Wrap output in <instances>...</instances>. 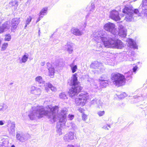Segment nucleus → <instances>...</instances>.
Listing matches in <instances>:
<instances>
[{"label": "nucleus", "mask_w": 147, "mask_h": 147, "mask_svg": "<svg viewBox=\"0 0 147 147\" xmlns=\"http://www.w3.org/2000/svg\"><path fill=\"white\" fill-rule=\"evenodd\" d=\"M49 107L48 110H46L42 106L32 107L28 115L29 118L31 120H34L37 118L40 119L46 116L50 119L52 122L58 120L59 122L64 123L66 121V113L67 112V109H62L59 113L57 114L59 108L57 106Z\"/></svg>", "instance_id": "1"}, {"label": "nucleus", "mask_w": 147, "mask_h": 147, "mask_svg": "<svg viewBox=\"0 0 147 147\" xmlns=\"http://www.w3.org/2000/svg\"><path fill=\"white\" fill-rule=\"evenodd\" d=\"M77 76L76 74L73 75L71 80L68 81L69 84L72 86L69 90V94L72 98H75V103L77 106H83L88 98V94L83 92L77 95L78 93L82 90V88L80 85Z\"/></svg>", "instance_id": "2"}, {"label": "nucleus", "mask_w": 147, "mask_h": 147, "mask_svg": "<svg viewBox=\"0 0 147 147\" xmlns=\"http://www.w3.org/2000/svg\"><path fill=\"white\" fill-rule=\"evenodd\" d=\"M102 42L103 43L104 46L107 48L121 49L124 46L121 40L113 37L108 39L107 38L103 37L102 35Z\"/></svg>", "instance_id": "3"}, {"label": "nucleus", "mask_w": 147, "mask_h": 147, "mask_svg": "<svg viewBox=\"0 0 147 147\" xmlns=\"http://www.w3.org/2000/svg\"><path fill=\"white\" fill-rule=\"evenodd\" d=\"M122 11L123 13L126 14L125 20L128 22L132 21L134 20V17L137 16L139 14L138 10L135 9L133 10L131 6H125Z\"/></svg>", "instance_id": "4"}, {"label": "nucleus", "mask_w": 147, "mask_h": 147, "mask_svg": "<svg viewBox=\"0 0 147 147\" xmlns=\"http://www.w3.org/2000/svg\"><path fill=\"white\" fill-rule=\"evenodd\" d=\"M111 79L113 84L118 87L124 85L125 82V76L119 73L113 74Z\"/></svg>", "instance_id": "5"}, {"label": "nucleus", "mask_w": 147, "mask_h": 147, "mask_svg": "<svg viewBox=\"0 0 147 147\" xmlns=\"http://www.w3.org/2000/svg\"><path fill=\"white\" fill-rule=\"evenodd\" d=\"M104 28L105 30L113 34L115 37H116L117 31L113 23L110 22L107 23L104 25Z\"/></svg>", "instance_id": "6"}, {"label": "nucleus", "mask_w": 147, "mask_h": 147, "mask_svg": "<svg viewBox=\"0 0 147 147\" xmlns=\"http://www.w3.org/2000/svg\"><path fill=\"white\" fill-rule=\"evenodd\" d=\"M16 138L18 141L22 143L24 142L28 139V135L21 131L16 132Z\"/></svg>", "instance_id": "7"}, {"label": "nucleus", "mask_w": 147, "mask_h": 147, "mask_svg": "<svg viewBox=\"0 0 147 147\" xmlns=\"http://www.w3.org/2000/svg\"><path fill=\"white\" fill-rule=\"evenodd\" d=\"M74 133L69 131L64 135L63 138L65 142H69L74 139Z\"/></svg>", "instance_id": "8"}, {"label": "nucleus", "mask_w": 147, "mask_h": 147, "mask_svg": "<svg viewBox=\"0 0 147 147\" xmlns=\"http://www.w3.org/2000/svg\"><path fill=\"white\" fill-rule=\"evenodd\" d=\"M30 93L38 96L41 94L42 91L40 88L32 86L30 87Z\"/></svg>", "instance_id": "9"}, {"label": "nucleus", "mask_w": 147, "mask_h": 147, "mask_svg": "<svg viewBox=\"0 0 147 147\" xmlns=\"http://www.w3.org/2000/svg\"><path fill=\"white\" fill-rule=\"evenodd\" d=\"M92 36L93 39L96 42H100L101 41V32L100 31L94 32Z\"/></svg>", "instance_id": "10"}, {"label": "nucleus", "mask_w": 147, "mask_h": 147, "mask_svg": "<svg viewBox=\"0 0 147 147\" xmlns=\"http://www.w3.org/2000/svg\"><path fill=\"white\" fill-rule=\"evenodd\" d=\"M110 16L111 19L115 21L119 20L120 19L119 12L115 10H113L111 11Z\"/></svg>", "instance_id": "11"}, {"label": "nucleus", "mask_w": 147, "mask_h": 147, "mask_svg": "<svg viewBox=\"0 0 147 147\" xmlns=\"http://www.w3.org/2000/svg\"><path fill=\"white\" fill-rule=\"evenodd\" d=\"M71 32L72 34L78 36H82L83 34V32L81 30H80L78 28L75 27L71 28Z\"/></svg>", "instance_id": "12"}, {"label": "nucleus", "mask_w": 147, "mask_h": 147, "mask_svg": "<svg viewBox=\"0 0 147 147\" xmlns=\"http://www.w3.org/2000/svg\"><path fill=\"white\" fill-rule=\"evenodd\" d=\"M129 45V46L130 47L133 48L134 49H137L138 46L135 41L134 40L131 39H127L126 40Z\"/></svg>", "instance_id": "13"}, {"label": "nucleus", "mask_w": 147, "mask_h": 147, "mask_svg": "<svg viewBox=\"0 0 147 147\" xmlns=\"http://www.w3.org/2000/svg\"><path fill=\"white\" fill-rule=\"evenodd\" d=\"M74 46V44L70 42H67V44L65 46V48L69 53L71 54L72 53L73 51Z\"/></svg>", "instance_id": "14"}, {"label": "nucleus", "mask_w": 147, "mask_h": 147, "mask_svg": "<svg viewBox=\"0 0 147 147\" xmlns=\"http://www.w3.org/2000/svg\"><path fill=\"white\" fill-rule=\"evenodd\" d=\"M47 66L49 71V75L52 78V76L54 75L55 73L54 69L51 64L49 63H47Z\"/></svg>", "instance_id": "15"}, {"label": "nucleus", "mask_w": 147, "mask_h": 147, "mask_svg": "<svg viewBox=\"0 0 147 147\" xmlns=\"http://www.w3.org/2000/svg\"><path fill=\"white\" fill-rule=\"evenodd\" d=\"M95 7L93 3H92L90 5L88 6L86 9L88 12V13L86 16V18H88L90 14L92 13L93 12L94 10Z\"/></svg>", "instance_id": "16"}, {"label": "nucleus", "mask_w": 147, "mask_h": 147, "mask_svg": "<svg viewBox=\"0 0 147 147\" xmlns=\"http://www.w3.org/2000/svg\"><path fill=\"white\" fill-rule=\"evenodd\" d=\"M19 18H16L13 19L11 21V27L14 29L17 28V26L19 23Z\"/></svg>", "instance_id": "17"}, {"label": "nucleus", "mask_w": 147, "mask_h": 147, "mask_svg": "<svg viewBox=\"0 0 147 147\" xmlns=\"http://www.w3.org/2000/svg\"><path fill=\"white\" fill-rule=\"evenodd\" d=\"M9 28V25L7 22H6L0 26V33L7 31Z\"/></svg>", "instance_id": "18"}, {"label": "nucleus", "mask_w": 147, "mask_h": 147, "mask_svg": "<svg viewBox=\"0 0 147 147\" xmlns=\"http://www.w3.org/2000/svg\"><path fill=\"white\" fill-rule=\"evenodd\" d=\"M147 97L146 93L143 94L141 96H134V98L135 99V100H137L138 102L144 100L147 98Z\"/></svg>", "instance_id": "19"}, {"label": "nucleus", "mask_w": 147, "mask_h": 147, "mask_svg": "<svg viewBox=\"0 0 147 147\" xmlns=\"http://www.w3.org/2000/svg\"><path fill=\"white\" fill-rule=\"evenodd\" d=\"M100 63L97 61H95L92 62L90 65V67L91 68L94 69L98 68L100 65Z\"/></svg>", "instance_id": "20"}, {"label": "nucleus", "mask_w": 147, "mask_h": 147, "mask_svg": "<svg viewBox=\"0 0 147 147\" xmlns=\"http://www.w3.org/2000/svg\"><path fill=\"white\" fill-rule=\"evenodd\" d=\"M29 55L27 53H25V54L23 55L22 58L20 60V63H25L26 62L28 59Z\"/></svg>", "instance_id": "21"}, {"label": "nucleus", "mask_w": 147, "mask_h": 147, "mask_svg": "<svg viewBox=\"0 0 147 147\" xmlns=\"http://www.w3.org/2000/svg\"><path fill=\"white\" fill-rule=\"evenodd\" d=\"M8 127H10L9 128V131L10 133L12 134L14 133L15 131V125L14 124L11 123L9 124Z\"/></svg>", "instance_id": "22"}, {"label": "nucleus", "mask_w": 147, "mask_h": 147, "mask_svg": "<svg viewBox=\"0 0 147 147\" xmlns=\"http://www.w3.org/2000/svg\"><path fill=\"white\" fill-rule=\"evenodd\" d=\"M120 37L123 38H124L126 36V29L123 30H119L118 33Z\"/></svg>", "instance_id": "23"}, {"label": "nucleus", "mask_w": 147, "mask_h": 147, "mask_svg": "<svg viewBox=\"0 0 147 147\" xmlns=\"http://www.w3.org/2000/svg\"><path fill=\"white\" fill-rule=\"evenodd\" d=\"M67 126L69 127H70L72 130L74 131H75L77 129V127L74 123H67Z\"/></svg>", "instance_id": "24"}, {"label": "nucleus", "mask_w": 147, "mask_h": 147, "mask_svg": "<svg viewBox=\"0 0 147 147\" xmlns=\"http://www.w3.org/2000/svg\"><path fill=\"white\" fill-rule=\"evenodd\" d=\"M47 9V7H45L42 8L39 13L40 17H43V16L46 15Z\"/></svg>", "instance_id": "25"}, {"label": "nucleus", "mask_w": 147, "mask_h": 147, "mask_svg": "<svg viewBox=\"0 0 147 147\" xmlns=\"http://www.w3.org/2000/svg\"><path fill=\"white\" fill-rule=\"evenodd\" d=\"M61 125V124L60 125L58 124L57 127L56 132L59 136L63 134L62 131V127Z\"/></svg>", "instance_id": "26"}, {"label": "nucleus", "mask_w": 147, "mask_h": 147, "mask_svg": "<svg viewBox=\"0 0 147 147\" xmlns=\"http://www.w3.org/2000/svg\"><path fill=\"white\" fill-rule=\"evenodd\" d=\"M35 80L39 84H43L44 83V81L42 79V77L40 76H38L35 78Z\"/></svg>", "instance_id": "27"}, {"label": "nucleus", "mask_w": 147, "mask_h": 147, "mask_svg": "<svg viewBox=\"0 0 147 147\" xmlns=\"http://www.w3.org/2000/svg\"><path fill=\"white\" fill-rule=\"evenodd\" d=\"M48 86V88L53 92H55L57 91V89L55 87H54L50 83L46 84Z\"/></svg>", "instance_id": "28"}, {"label": "nucleus", "mask_w": 147, "mask_h": 147, "mask_svg": "<svg viewBox=\"0 0 147 147\" xmlns=\"http://www.w3.org/2000/svg\"><path fill=\"white\" fill-rule=\"evenodd\" d=\"M108 85V81L107 80L102 79V88H105Z\"/></svg>", "instance_id": "29"}, {"label": "nucleus", "mask_w": 147, "mask_h": 147, "mask_svg": "<svg viewBox=\"0 0 147 147\" xmlns=\"http://www.w3.org/2000/svg\"><path fill=\"white\" fill-rule=\"evenodd\" d=\"M70 66L71 67L73 73H74L76 71L77 69V67L76 65H74L73 63H72L70 65Z\"/></svg>", "instance_id": "30"}, {"label": "nucleus", "mask_w": 147, "mask_h": 147, "mask_svg": "<svg viewBox=\"0 0 147 147\" xmlns=\"http://www.w3.org/2000/svg\"><path fill=\"white\" fill-rule=\"evenodd\" d=\"M11 38V35L9 34H7L5 35L4 40L5 41H9Z\"/></svg>", "instance_id": "31"}, {"label": "nucleus", "mask_w": 147, "mask_h": 147, "mask_svg": "<svg viewBox=\"0 0 147 147\" xmlns=\"http://www.w3.org/2000/svg\"><path fill=\"white\" fill-rule=\"evenodd\" d=\"M60 98L62 99H65L67 98V96L64 92H62L59 95Z\"/></svg>", "instance_id": "32"}, {"label": "nucleus", "mask_w": 147, "mask_h": 147, "mask_svg": "<svg viewBox=\"0 0 147 147\" xmlns=\"http://www.w3.org/2000/svg\"><path fill=\"white\" fill-rule=\"evenodd\" d=\"M117 96L118 97V98L120 99H122L126 97L127 95L125 92H123L120 94L119 95H118Z\"/></svg>", "instance_id": "33"}, {"label": "nucleus", "mask_w": 147, "mask_h": 147, "mask_svg": "<svg viewBox=\"0 0 147 147\" xmlns=\"http://www.w3.org/2000/svg\"><path fill=\"white\" fill-rule=\"evenodd\" d=\"M8 46V44L7 43H4L2 44L1 47V50L3 51L5 50Z\"/></svg>", "instance_id": "34"}, {"label": "nucleus", "mask_w": 147, "mask_h": 147, "mask_svg": "<svg viewBox=\"0 0 147 147\" xmlns=\"http://www.w3.org/2000/svg\"><path fill=\"white\" fill-rule=\"evenodd\" d=\"M132 72L131 71H129L128 72H127V73L125 74V76L126 77V78H131L132 77Z\"/></svg>", "instance_id": "35"}, {"label": "nucleus", "mask_w": 147, "mask_h": 147, "mask_svg": "<svg viewBox=\"0 0 147 147\" xmlns=\"http://www.w3.org/2000/svg\"><path fill=\"white\" fill-rule=\"evenodd\" d=\"M1 104L3 111H4L5 110L8 108V106L6 104Z\"/></svg>", "instance_id": "36"}, {"label": "nucleus", "mask_w": 147, "mask_h": 147, "mask_svg": "<svg viewBox=\"0 0 147 147\" xmlns=\"http://www.w3.org/2000/svg\"><path fill=\"white\" fill-rule=\"evenodd\" d=\"M32 19V17L31 16H29L27 18L26 21V23L27 24H29L31 22Z\"/></svg>", "instance_id": "37"}, {"label": "nucleus", "mask_w": 147, "mask_h": 147, "mask_svg": "<svg viewBox=\"0 0 147 147\" xmlns=\"http://www.w3.org/2000/svg\"><path fill=\"white\" fill-rule=\"evenodd\" d=\"M118 29H119V30H123V29H126L120 23H118Z\"/></svg>", "instance_id": "38"}, {"label": "nucleus", "mask_w": 147, "mask_h": 147, "mask_svg": "<svg viewBox=\"0 0 147 147\" xmlns=\"http://www.w3.org/2000/svg\"><path fill=\"white\" fill-rule=\"evenodd\" d=\"M17 2L16 1H11L9 3L10 5L13 6L14 5H15L17 4Z\"/></svg>", "instance_id": "39"}, {"label": "nucleus", "mask_w": 147, "mask_h": 147, "mask_svg": "<svg viewBox=\"0 0 147 147\" xmlns=\"http://www.w3.org/2000/svg\"><path fill=\"white\" fill-rule=\"evenodd\" d=\"M82 119L84 121H85L87 119V116L86 115L84 114V113H83L82 115Z\"/></svg>", "instance_id": "40"}, {"label": "nucleus", "mask_w": 147, "mask_h": 147, "mask_svg": "<svg viewBox=\"0 0 147 147\" xmlns=\"http://www.w3.org/2000/svg\"><path fill=\"white\" fill-rule=\"evenodd\" d=\"M107 126L105 125L102 127V128L105 130H108L109 128H110L111 126L110 125L107 124Z\"/></svg>", "instance_id": "41"}, {"label": "nucleus", "mask_w": 147, "mask_h": 147, "mask_svg": "<svg viewBox=\"0 0 147 147\" xmlns=\"http://www.w3.org/2000/svg\"><path fill=\"white\" fill-rule=\"evenodd\" d=\"M68 118L70 120H72L74 118V115H72L69 114L68 115Z\"/></svg>", "instance_id": "42"}, {"label": "nucleus", "mask_w": 147, "mask_h": 147, "mask_svg": "<svg viewBox=\"0 0 147 147\" xmlns=\"http://www.w3.org/2000/svg\"><path fill=\"white\" fill-rule=\"evenodd\" d=\"M78 110L81 113H83L84 110V109L81 108H78Z\"/></svg>", "instance_id": "43"}, {"label": "nucleus", "mask_w": 147, "mask_h": 147, "mask_svg": "<svg viewBox=\"0 0 147 147\" xmlns=\"http://www.w3.org/2000/svg\"><path fill=\"white\" fill-rule=\"evenodd\" d=\"M138 68V67L137 66L134 67L133 68V70L134 72H135L137 70Z\"/></svg>", "instance_id": "44"}, {"label": "nucleus", "mask_w": 147, "mask_h": 147, "mask_svg": "<svg viewBox=\"0 0 147 147\" xmlns=\"http://www.w3.org/2000/svg\"><path fill=\"white\" fill-rule=\"evenodd\" d=\"M143 4L144 5H147V0H145L143 1Z\"/></svg>", "instance_id": "45"}, {"label": "nucleus", "mask_w": 147, "mask_h": 147, "mask_svg": "<svg viewBox=\"0 0 147 147\" xmlns=\"http://www.w3.org/2000/svg\"><path fill=\"white\" fill-rule=\"evenodd\" d=\"M4 122L5 121H0V125H3L4 123Z\"/></svg>", "instance_id": "46"}, {"label": "nucleus", "mask_w": 147, "mask_h": 147, "mask_svg": "<svg viewBox=\"0 0 147 147\" xmlns=\"http://www.w3.org/2000/svg\"><path fill=\"white\" fill-rule=\"evenodd\" d=\"M75 146L74 145L70 144L68 145L66 147H75Z\"/></svg>", "instance_id": "47"}, {"label": "nucleus", "mask_w": 147, "mask_h": 147, "mask_svg": "<svg viewBox=\"0 0 147 147\" xmlns=\"http://www.w3.org/2000/svg\"><path fill=\"white\" fill-rule=\"evenodd\" d=\"M42 17H40V15H39V17L38 18L36 21V22H38L40 19V18H42Z\"/></svg>", "instance_id": "48"}, {"label": "nucleus", "mask_w": 147, "mask_h": 147, "mask_svg": "<svg viewBox=\"0 0 147 147\" xmlns=\"http://www.w3.org/2000/svg\"><path fill=\"white\" fill-rule=\"evenodd\" d=\"M106 139L105 137H104L102 138V141H103V143H104V142L103 141L104 140H105ZM107 140H106L105 142H104V143H106L107 142Z\"/></svg>", "instance_id": "49"}, {"label": "nucleus", "mask_w": 147, "mask_h": 147, "mask_svg": "<svg viewBox=\"0 0 147 147\" xmlns=\"http://www.w3.org/2000/svg\"><path fill=\"white\" fill-rule=\"evenodd\" d=\"M97 114L99 116H101V111H99L97 113Z\"/></svg>", "instance_id": "50"}, {"label": "nucleus", "mask_w": 147, "mask_h": 147, "mask_svg": "<svg viewBox=\"0 0 147 147\" xmlns=\"http://www.w3.org/2000/svg\"><path fill=\"white\" fill-rule=\"evenodd\" d=\"M45 63V62L44 61V62H42L40 64H41V65L43 66L44 65Z\"/></svg>", "instance_id": "51"}, {"label": "nucleus", "mask_w": 147, "mask_h": 147, "mask_svg": "<svg viewBox=\"0 0 147 147\" xmlns=\"http://www.w3.org/2000/svg\"><path fill=\"white\" fill-rule=\"evenodd\" d=\"M101 105H100L99 106H98L96 108V109L97 110H98V109H100V106Z\"/></svg>", "instance_id": "52"}, {"label": "nucleus", "mask_w": 147, "mask_h": 147, "mask_svg": "<svg viewBox=\"0 0 147 147\" xmlns=\"http://www.w3.org/2000/svg\"><path fill=\"white\" fill-rule=\"evenodd\" d=\"M2 111V108L1 107V104H0V111Z\"/></svg>", "instance_id": "53"}, {"label": "nucleus", "mask_w": 147, "mask_h": 147, "mask_svg": "<svg viewBox=\"0 0 147 147\" xmlns=\"http://www.w3.org/2000/svg\"><path fill=\"white\" fill-rule=\"evenodd\" d=\"M109 120V118L108 117H107L106 119H105V121L106 122H107V121Z\"/></svg>", "instance_id": "54"}, {"label": "nucleus", "mask_w": 147, "mask_h": 147, "mask_svg": "<svg viewBox=\"0 0 147 147\" xmlns=\"http://www.w3.org/2000/svg\"><path fill=\"white\" fill-rule=\"evenodd\" d=\"M105 114V111H102V116Z\"/></svg>", "instance_id": "55"}, {"label": "nucleus", "mask_w": 147, "mask_h": 147, "mask_svg": "<svg viewBox=\"0 0 147 147\" xmlns=\"http://www.w3.org/2000/svg\"><path fill=\"white\" fill-rule=\"evenodd\" d=\"M86 26V23L85 22L84 24V27L85 28Z\"/></svg>", "instance_id": "56"}, {"label": "nucleus", "mask_w": 147, "mask_h": 147, "mask_svg": "<svg viewBox=\"0 0 147 147\" xmlns=\"http://www.w3.org/2000/svg\"><path fill=\"white\" fill-rule=\"evenodd\" d=\"M45 89L46 90L47 92H48V88L45 87Z\"/></svg>", "instance_id": "57"}, {"label": "nucleus", "mask_w": 147, "mask_h": 147, "mask_svg": "<svg viewBox=\"0 0 147 147\" xmlns=\"http://www.w3.org/2000/svg\"><path fill=\"white\" fill-rule=\"evenodd\" d=\"M40 30L39 29L38 30V35H40Z\"/></svg>", "instance_id": "58"}, {"label": "nucleus", "mask_w": 147, "mask_h": 147, "mask_svg": "<svg viewBox=\"0 0 147 147\" xmlns=\"http://www.w3.org/2000/svg\"><path fill=\"white\" fill-rule=\"evenodd\" d=\"M11 147H16L14 145H12L11 146Z\"/></svg>", "instance_id": "59"}, {"label": "nucleus", "mask_w": 147, "mask_h": 147, "mask_svg": "<svg viewBox=\"0 0 147 147\" xmlns=\"http://www.w3.org/2000/svg\"><path fill=\"white\" fill-rule=\"evenodd\" d=\"M28 24H27L26 23V25L25 26V27H24V28H26V27H27V25H28Z\"/></svg>", "instance_id": "60"}, {"label": "nucleus", "mask_w": 147, "mask_h": 147, "mask_svg": "<svg viewBox=\"0 0 147 147\" xmlns=\"http://www.w3.org/2000/svg\"><path fill=\"white\" fill-rule=\"evenodd\" d=\"M75 147H80V146H79L78 145L77 146H76Z\"/></svg>", "instance_id": "61"}, {"label": "nucleus", "mask_w": 147, "mask_h": 147, "mask_svg": "<svg viewBox=\"0 0 147 147\" xmlns=\"http://www.w3.org/2000/svg\"><path fill=\"white\" fill-rule=\"evenodd\" d=\"M12 84V83H10V84Z\"/></svg>", "instance_id": "62"}]
</instances>
